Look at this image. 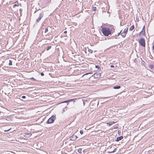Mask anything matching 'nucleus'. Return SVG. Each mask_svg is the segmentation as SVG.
<instances>
[{"label":"nucleus","instance_id":"obj_1","mask_svg":"<svg viewBox=\"0 0 154 154\" xmlns=\"http://www.w3.org/2000/svg\"><path fill=\"white\" fill-rule=\"evenodd\" d=\"M102 31L103 34L106 36H108L111 33V32L110 29L106 28H103L102 29Z\"/></svg>","mask_w":154,"mask_h":154},{"label":"nucleus","instance_id":"obj_2","mask_svg":"<svg viewBox=\"0 0 154 154\" xmlns=\"http://www.w3.org/2000/svg\"><path fill=\"white\" fill-rule=\"evenodd\" d=\"M56 119L55 116L52 115L49 118L47 122V124H50L53 122Z\"/></svg>","mask_w":154,"mask_h":154},{"label":"nucleus","instance_id":"obj_3","mask_svg":"<svg viewBox=\"0 0 154 154\" xmlns=\"http://www.w3.org/2000/svg\"><path fill=\"white\" fill-rule=\"evenodd\" d=\"M139 43L142 46L144 47L145 46V41L144 39L143 38H141L139 41Z\"/></svg>","mask_w":154,"mask_h":154},{"label":"nucleus","instance_id":"obj_4","mask_svg":"<svg viewBox=\"0 0 154 154\" xmlns=\"http://www.w3.org/2000/svg\"><path fill=\"white\" fill-rule=\"evenodd\" d=\"M43 14L42 13H40L38 18L36 20V21L37 22H38L41 18L43 17Z\"/></svg>","mask_w":154,"mask_h":154},{"label":"nucleus","instance_id":"obj_5","mask_svg":"<svg viewBox=\"0 0 154 154\" xmlns=\"http://www.w3.org/2000/svg\"><path fill=\"white\" fill-rule=\"evenodd\" d=\"M128 30V28H126V29H125L124 31H123V32L121 33V35L123 37H125V36L126 35L127 32Z\"/></svg>","mask_w":154,"mask_h":154},{"label":"nucleus","instance_id":"obj_6","mask_svg":"<svg viewBox=\"0 0 154 154\" xmlns=\"http://www.w3.org/2000/svg\"><path fill=\"white\" fill-rule=\"evenodd\" d=\"M77 138L78 137L76 135H73L70 137L69 139L70 140L75 141L76 140Z\"/></svg>","mask_w":154,"mask_h":154},{"label":"nucleus","instance_id":"obj_7","mask_svg":"<svg viewBox=\"0 0 154 154\" xmlns=\"http://www.w3.org/2000/svg\"><path fill=\"white\" fill-rule=\"evenodd\" d=\"M123 137L122 136H121L120 137H118L116 139V141L118 142L123 138Z\"/></svg>","mask_w":154,"mask_h":154},{"label":"nucleus","instance_id":"obj_8","mask_svg":"<svg viewBox=\"0 0 154 154\" xmlns=\"http://www.w3.org/2000/svg\"><path fill=\"white\" fill-rule=\"evenodd\" d=\"M121 88V86L119 85H117L116 86H115L113 87V88L114 89H119Z\"/></svg>","mask_w":154,"mask_h":154},{"label":"nucleus","instance_id":"obj_9","mask_svg":"<svg viewBox=\"0 0 154 154\" xmlns=\"http://www.w3.org/2000/svg\"><path fill=\"white\" fill-rule=\"evenodd\" d=\"M18 3L17 2H16L15 4L13 5V8H15L16 6H18Z\"/></svg>","mask_w":154,"mask_h":154},{"label":"nucleus","instance_id":"obj_10","mask_svg":"<svg viewBox=\"0 0 154 154\" xmlns=\"http://www.w3.org/2000/svg\"><path fill=\"white\" fill-rule=\"evenodd\" d=\"M145 33V30L144 31H142L140 33V35H143Z\"/></svg>","mask_w":154,"mask_h":154},{"label":"nucleus","instance_id":"obj_11","mask_svg":"<svg viewBox=\"0 0 154 154\" xmlns=\"http://www.w3.org/2000/svg\"><path fill=\"white\" fill-rule=\"evenodd\" d=\"M134 28V25H132L129 28L130 30L132 31V30Z\"/></svg>","mask_w":154,"mask_h":154},{"label":"nucleus","instance_id":"obj_12","mask_svg":"<svg viewBox=\"0 0 154 154\" xmlns=\"http://www.w3.org/2000/svg\"><path fill=\"white\" fill-rule=\"evenodd\" d=\"M114 123L113 122H110L108 123L107 124L109 125V126H110Z\"/></svg>","mask_w":154,"mask_h":154},{"label":"nucleus","instance_id":"obj_13","mask_svg":"<svg viewBox=\"0 0 154 154\" xmlns=\"http://www.w3.org/2000/svg\"><path fill=\"white\" fill-rule=\"evenodd\" d=\"M78 152L79 153H81L82 151V149L81 148H79L78 150Z\"/></svg>","mask_w":154,"mask_h":154},{"label":"nucleus","instance_id":"obj_14","mask_svg":"<svg viewBox=\"0 0 154 154\" xmlns=\"http://www.w3.org/2000/svg\"><path fill=\"white\" fill-rule=\"evenodd\" d=\"M30 79L31 80H33L34 81H36V79H35L33 77H32L30 78Z\"/></svg>","mask_w":154,"mask_h":154},{"label":"nucleus","instance_id":"obj_15","mask_svg":"<svg viewBox=\"0 0 154 154\" xmlns=\"http://www.w3.org/2000/svg\"><path fill=\"white\" fill-rule=\"evenodd\" d=\"M9 65H10V66L11 65H12V61L11 60H9Z\"/></svg>","mask_w":154,"mask_h":154},{"label":"nucleus","instance_id":"obj_16","mask_svg":"<svg viewBox=\"0 0 154 154\" xmlns=\"http://www.w3.org/2000/svg\"><path fill=\"white\" fill-rule=\"evenodd\" d=\"M88 51L89 52L91 53H92L93 52V51L90 49H88Z\"/></svg>","mask_w":154,"mask_h":154},{"label":"nucleus","instance_id":"obj_17","mask_svg":"<svg viewBox=\"0 0 154 154\" xmlns=\"http://www.w3.org/2000/svg\"><path fill=\"white\" fill-rule=\"evenodd\" d=\"M96 10V7H93V8L92 10L94 11H95Z\"/></svg>","mask_w":154,"mask_h":154},{"label":"nucleus","instance_id":"obj_18","mask_svg":"<svg viewBox=\"0 0 154 154\" xmlns=\"http://www.w3.org/2000/svg\"><path fill=\"white\" fill-rule=\"evenodd\" d=\"M51 46H48L47 48V50L48 51L50 49H51Z\"/></svg>","mask_w":154,"mask_h":154},{"label":"nucleus","instance_id":"obj_19","mask_svg":"<svg viewBox=\"0 0 154 154\" xmlns=\"http://www.w3.org/2000/svg\"><path fill=\"white\" fill-rule=\"evenodd\" d=\"M80 133L81 134H83V131L82 130H80Z\"/></svg>","mask_w":154,"mask_h":154},{"label":"nucleus","instance_id":"obj_20","mask_svg":"<svg viewBox=\"0 0 154 154\" xmlns=\"http://www.w3.org/2000/svg\"><path fill=\"white\" fill-rule=\"evenodd\" d=\"M72 100L71 99V100H66V101H65L63 102V103H67V102L68 101H69Z\"/></svg>","mask_w":154,"mask_h":154},{"label":"nucleus","instance_id":"obj_21","mask_svg":"<svg viewBox=\"0 0 154 154\" xmlns=\"http://www.w3.org/2000/svg\"><path fill=\"white\" fill-rule=\"evenodd\" d=\"M92 72H89V73H86L84 75H87V74H92Z\"/></svg>","mask_w":154,"mask_h":154},{"label":"nucleus","instance_id":"obj_22","mask_svg":"<svg viewBox=\"0 0 154 154\" xmlns=\"http://www.w3.org/2000/svg\"><path fill=\"white\" fill-rule=\"evenodd\" d=\"M48 29H46L45 30V32H47L48 31Z\"/></svg>","mask_w":154,"mask_h":154},{"label":"nucleus","instance_id":"obj_23","mask_svg":"<svg viewBox=\"0 0 154 154\" xmlns=\"http://www.w3.org/2000/svg\"><path fill=\"white\" fill-rule=\"evenodd\" d=\"M41 75L42 76H43L44 75V74L43 72H42L41 73Z\"/></svg>","mask_w":154,"mask_h":154},{"label":"nucleus","instance_id":"obj_24","mask_svg":"<svg viewBox=\"0 0 154 154\" xmlns=\"http://www.w3.org/2000/svg\"><path fill=\"white\" fill-rule=\"evenodd\" d=\"M22 98L23 99H24L26 98V96H22Z\"/></svg>","mask_w":154,"mask_h":154},{"label":"nucleus","instance_id":"obj_25","mask_svg":"<svg viewBox=\"0 0 154 154\" xmlns=\"http://www.w3.org/2000/svg\"><path fill=\"white\" fill-rule=\"evenodd\" d=\"M118 128V127L117 126H115V127H114V129H117V128Z\"/></svg>","mask_w":154,"mask_h":154},{"label":"nucleus","instance_id":"obj_26","mask_svg":"<svg viewBox=\"0 0 154 154\" xmlns=\"http://www.w3.org/2000/svg\"><path fill=\"white\" fill-rule=\"evenodd\" d=\"M116 149L115 148V149L112 152H115V151L116 150Z\"/></svg>","mask_w":154,"mask_h":154},{"label":"nucleus","instance_id":"obj_27","mask_svg":"<svg viewBox=\"0 0 154 154\" xmlns=\"http://www.w3.org/2000/svg\"><path fill=\"white\" fill-rule=\"evenodd\" d=\"M95 67L97 68V67H99L98 66H97V65H95Z\"/></svg>","mask_w":154,"mask_h":154},{"label":"nucleus","instance_id":"obj_28","mask_svg":"<svg viewBox=\"0 0 154 154\" xmlns=\"http://www.w3.org/2000/svg\"><path fill=\"white\" fill-rule=\"evenodd\" d=\"M145 30V28H144V26L143 28V29L142 31H144V30Z\"/></svg>","mask_w":154,"mask_h":154},{"label":"nucleus","instance_id":"obj_29","mask_svg":"<svg viewBox=\"0 0 154 154\" xmlns=\"http://www.w3.org/2000/svg\"><path fill=\"white\" fill-rule=\"evenodd\" d=\"M97 75V78L98 77V76H100V75L99 74L98 75Z\"/></svg>","mask_w":154,"mask_h":154},{"label":"nucleus","instance_id":"obj_30","mask_svg":"<svg viewBox=\"0 0 154 154\" xmlns=\"http://www.w3.org/2000/svg\"><path fill=\"white\" fill-rule=\"evenodd\" d=\"M114 67V66L113 65H111V66H110L111 67Z\"/></svg>","mask_w":154,"mask_h":154},{"label":"nucleus","instance_id":"obj_31","mask_svg":"<svg viewBox=\"0 0 154 154\" xmlns=\"http://www.w3.org/2000/svg\"><path fill=\"white\" fill-rule=\"evenodd\" d=\"M64 32L65 33H67V31H64Z\"/></svg>","mask_w":154,"mask_h":154},{"label":"nucleus","instance_id":"obj_32","mask_svg":"<svg viewBox=\"0 0 154 154\" xmlns=\"http://www.w3.org/2000/svg\"><path fill=\"white\" fill-rule=\"evenodd\" d=\"M122 32V30H121V31H120V33H119V34L121 33Z\"/></svg>","mask_w":154,"mask_h":154},{"label":"nucleus","instance_id":"obj_33","mask_svg":"<svg viewBox=\"0 0 154 154\" xmlns=\"http://www.w3.org/2000/svg\"><path fill=\"white\" fill-rule=\"evenodd\" d=\"M45 70H46V69L45 68H43Z\"/></svg>","mask_w":154,"mask_h":154},{"label":"nucleus","instance_id":"obj_34","mask_svg":"<svg viewBox=\"0 0 154 154\" xmlns=\"http://www.w3.org/2000/svg\"><path fill=\"white\" fill-rule=\"evenodd\" d=\"M78 67V66H75L74 67L76 68V67Z\"/></svg>","mask_w":154,"mask_h":154},{"label":"nucleus","instance_id":"obj_35","mask_svg":"<svg viewBox=\"0 0 154 154\" xmlns=\"http://www.w3.org/2000/svg\"><path fill=\"white\" fill-rule=\"evenodd\" d=\"M151 69H154V68H151Z\"/></svg>","mask_w":154,"mask_h":154},{"label":"nucleus","instance_id":"obj_36","mask_svg":"<svg viewBox=\"0 0 154 154\" xmlns=\"http://www.w3.org/2000/svg\"><path fill=\"white\" fill-rule=\"evenodd\" d=\"M118 133H119V131H118Z\"/></svg>","mask_w":154,"mask_h":154},{"label":"nucleus","instance_id":"obj_37","mask_svg":"<svg viewBox=\"0 0 154 154\" xmlns=\"http://www.w3.org/2000/svg\"><path fill=\"white\" fill-rule=\"evenodd\" d=\"M2 68V69H3L4 70V69H3V68Z\"/></svg>","mask_w":154,"mask_h":154}]
</instances>
